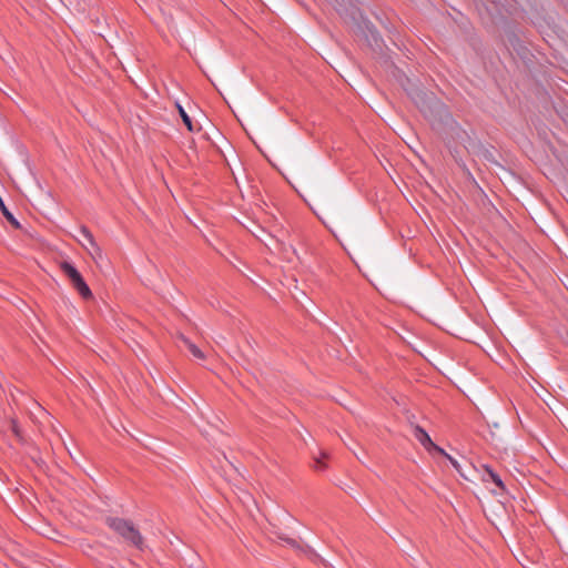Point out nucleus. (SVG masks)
I'll use <instances>...</instances> for the list:
<instances>
[{"label": "nucleus", "instance_id": "5", "mask_svg": "<svg viewBox=\"0 0 568 568\" xmlns=\"http://www.w3.org/2000/svg\"><path fill=\"white\" fill-rule=\"evenodd\" d=\"M414 436L426 449H434L440 454H445V450L435 445L432 438L429 437L428 433L420 426H416L414 428Z\"/></svg>", "mask_w": 568, "mask_h": 568}, {"label": "nucleus", "instance_id": "6", "mask_svg": "<svg viewBox=\"0 0 568 568\" xmlns=\"http://www.w3.org/2000/svg\"><path fill=\"white\" fill-rule=\"evenodd\" d=\"M483 480L494 483L500 490H505V484L500 476L489 466H484Z\"/></svg>", "mask_w": 568, "mask_h": 568}, {"label": "nucleus", "instance_id": "7", "mask_svg": "<svg viewBox=\"0 0 568 568\" xmlns=\"http://www.w3.org/2000/svg\"><path fill=\"white\" fill-rule=\"evenodd\" d=\"M183 123L187 128L189 131L195 132L201 130V125L197 121H193L192 118L185 112V109H176Z\"/></svg>", "mask_w": 568, "mask_h": 568}, {"label": "nucleus", "instance_id": "1", "mask_svg": "<svg viewBox=\"0 0 568 568\" xmlns=\"http://www.w3.org/2000/svg\"><path fill=\"white\" fill-rule=\"evenodd\" d=\"M424 118L430 123L432 128L438 132L450 131L455 133L460 140L464 149L473 155H479L483 151V145L479 141L471 138L464 131L458 123L446 112V109H422Z\"/></svg>", "mask_w": 568, "mask_h": 568}, {"label": "nucleus", "instance_id": "3", "mask_svg": "<svg viewBox=\"0 0 568 568\" xmlns=\"http://www.w3.org/2000/svg\"><path fill=\"white\" fill-rule=\"evenodd\" d=\"M60 268L64 273V275L68 276L73 288L78 291L82 298L89 300L92 297V292L90 287L85 283L81 273L74 267L72 263L63 261L60 264Z\"/></svg>", "mask_w": 568, "mask_h": 568}, {"label": "nucleus", "instance_id": "8", "mask_svg": "<svg viewBox=\"0 0 568 568\" xmlns=\"http://www.w3.org/2000/svg\"><path fill=\"white\" fill-rule=\"evenodd\" d=\"M0 210L3 214V216L7 219V221L17 230L21 229L20 222L14 217V215L9 211L7 205L4 204V201L0 196Z\"/></svg>", "mask_w": 568, "mask_h": 568}, {"label": "nucleus", "instance_id": "14", "mask_svg": "<svg viewBox=\"0 0 568 568\" xmlns=\"http://www.w3.org/2000/svg\"><path fill=\"white\" fill-rule=\"evenodd\" d=\"M285 541L293 548L298 547L297 541L291 538H286Z\"/></svg>", "mask_w": 568, "mask_h": 568}, {"label": "nucleus", "instance_id": "9", "mask_svg": "<svg viewBox=\"0 0 568 568\" xmlns=\"http://www.w3.org/2000/svg\"><path fill=\"white\" fill-rule=\"evenodd\" d=\"M181 341L184 343V345L189 348V351L191 352V354L199 358V359H204L205 356H204V353L195 345L193 344L189 338H186L185 336H181Z\"/></svg>", "mask_w": 568, "mask_h": 568}, {"label": "nucleus", "instance_id": "15", "mask_svg": "<svg viewBox=\"0 0 568 568\" xmlns=\"http://www.w3.org/2000/svg\"><path fill=\"white\" fill-rule=\"evenodd\" d=\"M561 111H562V112H561V113H559V114L562 116V115H564V112L568 111V109L562 108V109H561Z\"/></svg>", "mask_w": 568, "mask_h": 568}, {"label": "nucleus", "instance_id": "10", "mask_svg": "<svg viewBox=\"0 0 568 568\" xmlns=\"http://www.w3.org/2000/svg\"><path fill=\"white\" fill-rule=\"evenodd\" d=\"M328 456L325 452H321L318 456H314V469L317 471H322L326 469L327 465L325 464L324 459H326Z\"/></svg>", "mask_w": 568, "mask_h": 568}, {"label": "nucleus", "instance_id": "12", "mask_svg": "<svg viewBox=\"0 0 568 568\" xmlns=\"http://www.w3.org/2000/svg\"><path fill=\"white\" fill-rule=\"evenodd\" d=\"M444 456H446L448 458V460L450 462L452 466L457 470V471H460V466H459V463L453 458L452 456H449L448 454H443Z\"/></svg>", "mask_w": 568, "mask_h": 568}, {"label": "nucleus", "instance_id": "2", "mask_svg": "<svg viewBox=\"0 0 568 568\" xmlns=\"http://www.w3.org/2000/svg\"><path fill=\"white\" fill-rule=\"evenodd\" d=\"M105 524L134 547L142 549L143 537L132 521L119 517H106Z\"/></svg>", "mask_w": 568, "mask_h": 568}, {"label": "nucleus", "instance_id": "4", "mask_svg": "<svg viewBox=\"0 0 568 568\" xmlns=\"http://www.w3.org/2000/svg\"><path fill=\"white\" fill-rule=\"evenodd\" d=\"M80 234L83 236L87 243H82L83 247L89 252L93 260L102 258V250L97 244L93 234L87 226L80 227Z\"/></svg>", "mask_w": 568, "mask_h": 568}, {"label": "nucleus", "instance_id": "11", "mask_svg": "<svg viewBox=\"0 0 568 568\" xmlns=\"http://www.w3.org/2000/svg\"><path fill=\"white\" fill-rule=\"evenodd\" d=\"M414 103H425V104H432L433 103V93H427L425 91H420L416 94V97L413 98Z\"/></svg>", "mask_w": 568, "mask_h": 568}, {"label": "nucleus", "instance_id": "13", "mask_svg": "<svg viewBox=\"0 0 568 568\" xmlns=\"http://www.w3.org/2000/svg\"><path fill=\"white\" fill-rule=\"evenodd\" d=\"M450 153L455 158V160L458 161L459 151L456 148H450Z\"/></svg>", "mask_w": 568, "mask_h": 568}]
</instances>
